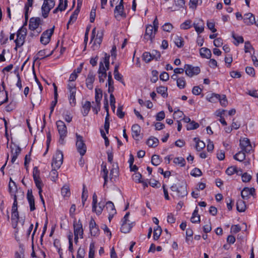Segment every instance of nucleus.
<instances>
[{"label":"nucleus","mask_w":258,"mask_h":258,"mask_svg":"<svg viewBox=\"0 0 258 258\" xmlns=\"http://www.w3.org/2000/svg\"><path fill=\"white\" fill-rule=\"evenodd\" d=\"M68 99L70 104L71 106H74L76 104V94L77 90H69Z\"/></svg>","instance_id":"obj_23"},{"label":"nucleus","mask_w":258,"mask_h":258,"mask_svg":"<svg viewBox=\"0 0 258 258\" xmlns=\"http://www.w3.org/2000/svg\"><path fill=\"white\" fill-rule=\"evenodd\" d=\"M76 148L81 156H84L87 151V147L84 143L83 137L76 134Z\"/></svg>","instance_id":"obj_3"},{"label":"nucleus","mask_w":258,"mask_h":258,"mask_svg":"<svg viewBox=\"0 0 258 258\" xmlns=\"http://www.w3.org/2000/svg\"><path fill=\"white\" fill-rule=\"evenodd\" d=\"M173 163L176 165H179L181 167H183L185 164V160L182 157H176L173 160Z\"/></svg>","instance_id":"obj_40"},{"label":"nucleus","mask_w":258,"mask_h":258,"mask_svg":"<svg viewBox=\"0 0 258 258\" xmlns=\"http://www.w3.org/2000/svg\"><path fill=\"white\" fill-rule=\"evenodd\" d=\"M92 211L96 213L97 215H100L104 208V202L100 201L98 203V208L97 209V196L96 193H94L92 197Z\"/></svg>","instance_id":"obj_5"},{"label":"nucleus","mask_w":258,"mask_h":258,"mask_svg":"<svg viewBox=\"0 0 258 258\" xmlns=\"http://www.w3.org/2000/svg\"><path fill=\"white\" fill-rule=\"evenodd\" d=\"M57 131L59 135V143L63 145L64 143V139L67 135V126L61 120H58L56 122Z\"/></svg>","instance_id":"obj_1"},{"label":"nucleus","mask_w":258,"mask_h":258,"mask_svg":"<svg viewBox=\"0 0 258 258\" xmlns=\"http://www.w3.org/2000/svg\"><path fill=\"white\" fill-rule=\"evenodd\" d=\"M88 198V190L85 186V185H83V192L82 195V204L84 206L85 204V202L86 201Z\"/></svg>","instance_id":"obj_49"},{"label":"nucleus","mask_w":258,"mask_h":258,"mask_svg":"<svg viewBox=\"0 0 258 258\" xmlns=\"http://www.w3.org/2000/svg\"><path fill=\"white\" fill-rule=\"evenodd\" d=\"M194 140L196 143V149L197 151H200L205 147V143L203 141H201L199 138H195Z\"/></svg>","instance_id":"obj_31"},{"label":"nucleus","mask_w":258,"mask_h":258,"mask_svg":"<svg viewBox=\"0 0 258 258\" xmlns=\"http://www.w3.org/2000/svg\"><path fill=\"white\" fill-rule=\"evenodd\" d=\"M40 19L39 18H32L29 22V29L31 30H34L37 29L40 24Z\"/></svg>","instance_id":"obj_22"},{"label":"nucleus","mask_w":258,"mask_h":258,"mask_svg":"<svg viewBox=\"0 0 258 258\" xmlns=\"http://www.w3.org/2000/svg\"><path fill=\"white\" fill-rule=\"evenodd\" d=\"M226 173L228 175H232L234 173L238 174V171L235 166H231L226 169Z\"/></svg>","instance_id":"obj_47"},{"label":"nucleus","mask_w":258,"mask_h":258,"mask_svg":"<svg viewBox=\"0 0 258 258\" xmlns=\"http://www.w3.org/2000/svg\"><path fill=\"white\" fill-rule=\"evenodd\" d=\"M27 35V29L25 28L22 27L17 33V38L15 40L16 43V47L15 49L17 50L18 47L22 46L25 40V38Z\"/></svg>","instance_id":"obj_2"},{"label":"nucleus","mask_w":258,"mask_h":258,"mask_svg":"<svg viewBox=\"0 0 258 258\" xmlns=\"http://www.w3.org/2000/svg\"><path fill=\"white\" fill-rule=\"evenodd\" d=\"M147 144L151 147H156L158 146L159 140L154 137H151L147 141Z\"/></svg>","instance_id":"obj_28"},{"label":"nucleus","mask_w":258,"mask_h":258,"mask_svg":"<svg viewBox=\"0 0 258 258\" xmlns=\"http://www.w3.org/2000/svg\"><path fill=\"white\" fill-rule=\"evenodd\" d=\"M173 41L176 46L179 48L182 47L184 45L183 39L181 36L176 35Z\"/></svg>","instance_id":"obj_34"},{"label":"nucleus","mask_w":258,"mask_h":258,"mask_svg":"<svg viewBox=\"0 0 258 258\" xmlns=\"http://www.w3.org/2000/svg\"><path fill=\"white\" fill-rule=\"evenodd\" d=\"M162 233L161 228L159 226H157L154 229L153 238L154 239L157 240L159 239Z\"/></svg>","instance_id":"obj_38"},{"label":"nucleus","mask_w":258,"mask_h":258,"mask_svg":"<svg viewBox=\"0 0 258 258\" xmlns=\"http://www.w3.org/2000/svg\"><path fill=\"white\" fill-rule=\"evenodd\" d=\"M63 0H59V3L57 7H59V11L62 12L64 11L67 7V0H64V4Z\"/></svg>","instance_id":"obj_57"},{"label":"nucleus","mask_w":258,"mask_h":258,"mask_svg":"<svg viewBox=\"0 0 258 258\" xmlns=\"http://www.w3.org/2000/svg\"><path fill=\"white\" fill-rule=\"evenodd\" d=\"M74 235H79L80 238H83L84 231L83 226L80 220L77 222L76 221L74 222Z\"/></svg>","instance_id":"obj_10"},{"label":"nucleus","mask_w":258,"mask_h":258,"mask_svg":"<svg viewBox=\"0 0 258 258\" xmlns=\"http://www.w3.org/2000/svg\"><path fill=\"white\" fill-rule=\"evenodd\" d=\"M141 132V127L137 124H134L132 127V136L136 140H139Z\"/></svg>","instance_id":"obj_18"},{"label":"nucleus","mask_w":258,"mask_h":258,"mask_svg":"<svg viewBox=\"0 0 258 258\" xmlns=\"http://www.w3.org/2000/svg\"><path fill=\"white\" fill-rule=\"evenodd\" d=\"M54 0H44L41 8L42 16L46 18L48 17L50 11L54 7Z\"/></svg>","instance_id":"obj_4"},{"label":"nucleus","mask_w":258,"mask_h":258,"mask_svg":"<svg viewBox=\"0 0 258 258\" xmlns=\"http://www.w3.org/2000/svg\"><path fill=\"white\" fill-rule=\"evenodd\" d=\"M118 175V168L117 166H116V167H113L112 169L110 170V178L111 180L113 177H117Z\"/></svg>","instance_id":"obj_53"},{"label":"nucleus","mask_w":258,"mask_h":258,"mask_svg":"<svg viewBox=\"0 0 258 258\" xmlns=\"http://www.w3.org/2000/svg\"><path fill=\"white\" fill-rule=\"evenodd\" d=\"M45 51H46L45 49L40 50L38 52L37 55L41 57V58L37 57L35 58V60H37L38 59H43V58H44L45 57H48V56H50L51 55H52L53 52V50H52L49 54L46 55Z\"/></svg>","instance_id":"obj_42"},{"label":"nucleus","mask_w":258,"mask_h":258,"mask_svg":"<svg viewBox=\"0 0 258 258\" xmlns=\"http://www.w3.org/2000/svg\"><path fill=\"white\" fill-rule=\"evenodd\" d=\"M243 21L247 25H251L255 22L254 16L250 13L245 14L244 16Z\"/></svg>","instance_id":"obj_20"},{"label":"nucleus","mask_w":258,"mask_h":258,"mask_svg":"<svg viewBox=\"0 0 258 258\" xmlns=\"http://www.w3.org/2000/svg\"><path fill=\"white\" fill-rule=\"evenodd\" d=\"M199 126V124L196 122L195 121H190L186 125V129L187 130H192L197 129Z\"/></svg>","instance_id":"obj_48"},{"label":"nucleus","mask_w":258,"mask_h":258,"mask_svg":"<svg viewBox=\"0 0 258 258\" xmlns=\"http://www.w3.org/2000/svg\"><path fill=\"white\" fill-rule=\"evenodd\" d=\"M187 194V191L186 190V186L185 185L179 186L176 192V195L178 198H183L186 196Z\"/></svg>","instance_id":"obj_24"},{"label":"nucleus","mask_w":258,"mask_h":258,"mask_svg":"<svg viewBox=\"0 0 258 258\" xmlns=\"http://www.w3.org/2000/svg\"><path fill=\"white\" fill-rule=\"evenodd\" d=\"M240 146L241 150L246 153H248L252 150L249 140L246 138L240 140Z\"/></svg>","instance_id":"obj_9"},{"label":"nucleus","mask_w":258,"mask_h":258,"mask_svg":"<svg viewBox=\"0 0 258 258\" xmlns=\"http://www.w3.org/2000/svg\"><path fill=\"white\" fill-rule=\"evenodd\" d=\"M142 174L139 172H136L133 175V179L136 182H141Z\"/></svg>","instance_id":"obj_61"},{"label":"nucleus","mask_w":258,"mask_h":258,"mask_svg":"<svg viewBox=\"0 0 258 258\" xmlns=\"http://www.w3.org/2000/svg\"><path fill=\"white\" fill-rule=\"evenodd\" d=\"M119 65L116 64L114 70V77L115 80L123 83L122 76L118 72Z\"/></svg>","instance_id":"obj_36"},{"label":"nucleus","mask_w":258,"mask_h":258,"mask_svg":"<svg viewBox=\"0 0 258 258\" xmlns=\"http://www.w3.org/2000/svg\"><path fill=\"white\" fill-rule=\"evenodd\" d=\"M63 154L60 151H57L52 158L51 166L52 168H59L63 162Z\"/></svg>","instance_id":"obj_6"},{"label":"nucleus","mask_w":258,"mask_h":258,"mask_svg":"<svg viewBox=\"0 0 258 258\" xmlns=\"http://www.w3.org/2000/svg\"><path fill=\"white\" fill-rule=\"evenodd\" d=\"M106 69L104 68L103 63L102 61L100 62L99 68L98 70L99 73V80L100 83H103L107 77V73L105 72Z\"/></svg>","instance_id":"obj_16"},{"label":"nucleus","mask_w":258,"mask_h":258,"mask_svg":"<svg viewBox=\"0 0 258 258\" xmlns=\"http://www.w3.org/2000/svg\"><path fill=\"white\" fill-rule=\"evenodd\" d=\"M33 179L36 187L39 189V191H40V189H42V187L43 185L41 179L40 178V177H39Z\"/></svg>","instance_id":"obj_63"},{"label":"nucleus","mask_w":258,"mask_h":258,"mask_svg":"<svg viewBox=\"0 0 258 258\" xmlns=\"http://www.w3.org/2000/svg\"><path fill=\"white\" fill-rule=\"evenodd\" d=\"M27 199L29 204L30 211H34L35 210V199L31 189H28L27 191Z\"/></svg>","instance_id":"obj_15"},{"label":"nucleus","mask_w":258,"mask_h":258,"mask_svg":"<svg viewBox=\"0 0 258 258\" xmlns=\"http://www.w3.org/2000/svg\"><path fill=\"white\" fill-rule=\"evenodd\" d=\"M11 219L13 222H18L19 220V213L18 212V210L12 211Z\"/></svg>","instance_id":"obj_54"},{"label":"nucleus","mask_w":258,"mask_h":258,"mask_svg":"<svg viewBox=\"0 0 258 258\" xmlns=\"http://www.w3.org/2000/svg\"><path fill=\"white\" fill-rule=\"evenodd\" d=\"M190 174L195 177L200 176L202 175V172L200 169L198 168H195L192 170Z\"/></svg>","instance_id":"obj_60"},{"label":"nucleus","mask_w":258,"mask_h":258,"mask_svg":"<svg viewBox=\"0 0 258 258\" xmlns=\"http://www.w3.org/2000/svg\"><path fill=\"white\" fill-rule=\"evenodd\" d=\"M154 32V28L152 25H149L146 27L145 34L144 35V38L146 40H150L151 41L155 37V34Z\"/></svg>","instance_id":"obj_11"},{"label":"nucleus","mask_w":258,"mask_h":258,"mask_svg":"<svg viewBox=\"0 0 258 258\" xmlns=\"http://www.w3.org/2000/svg\"><path fill=\"white\" fill-rule=\"evenodd\" d=\"M207 99L211 102H217L220 99V95L218 94L213 93L210 97L207 98Z\"/></svg>","instance_id":"obj_46"},{"label":"nucleus","mask_w":258,"mask_h":258,"mask_svg":"<svg viewBox=\"0 0 258 258\" xmlns=\"http://www.w3.org/2000/svg\"><path fill=\"white\" fill-rule=\"evenodd\" d=\"M246 205L245 202L241 200H238L236 203V208L238 212H244L246 210Z\"/></svg>","instance_id":"obj_30"},{"label":"nucleus","mask_w":258,"mask_h":258,"mask_svg":"<svg viewBox=\"0 0 258 258\" xmlns=\"http://www.w3.org/2000/svg\"><path fill=\"white\" fill-rule=\"evenodd\" d=\"M133 223H122L120 228L121 232L124 233H128L133 227Z\"/></svg>","instance_id":"obj_26"},{"label":"nucleus","mask_w":258,"mask_h":258,"mask_svg":"<svg viewBox=\"0 0 258 258\" xmlns=\"http://www.w3.org/2000/svg\"><path fill=\"white\" fill-rule=\"evenodd\" d=\"M59 168H52L51 171L50 172V176L51 179L53 181H55L58 177V172L57 170Z\"/></svg>","instance_id":"obj_43"},{"label":"nucleus","mask_w":258,"mask_h":258,"mask_svg":"<svg viewBox=\"0 0 258 258\" xmlns=\"http://www.w3.org/2000/svg\"><path fill=\"white\" fill-rule=\"evenodd\" d=\"M156 91L158 93L161 94L163 98H166L168 96L167 88L164 86H159L156 88Z\"/></svg>","instance_id":"obj_33"},{"label":"nucleus","mask_w":258,"mask_h":258,"mask_svg":"<svg viewBox=\"0 0 258 258\" xmlns=\"http://www.w3.org/2000/svg\"><path fill=\"white\" fill-rule=\"evenodd\" d=\"M177 86L180 89H183L185 86V81L183 77L179 78L176 82Z\"/></svg>","instance_id":"obj_51"},{"label":"nucleus","mask_w":258,"mask_h":258,"mask_svg":"<svg viewBox=\"0 0 258 258\" xmlns=\"http://www.w3.org/2000/svg\"><path fill=\"white\" fill-rule=\"evenodd\" d=\"M218 101L220 102V104L223 106H226L228 103L225 95H222L221 96L220 95V99Z\"/></svg>","instance_id":"obj_62"},{"label":"nucleus","mask_w":258,"mask_h":258,"mask_svg":"<svg viewBox=\"0 0 258 258\" xmlns=\"http://www.w3.org/2000/svg\"><path fill=\"white\" fill-rule=\"evenodd\" d=\"M30 99L31 103L34 105V104H40L41 100V92L37 93H33L30 95Z\"/></svg>","instance_id":"obj_21"},{"label":"nucleus","mask_w":258,"mask_h":258,"mask_svg":"<svg viewBox=\"0 0 258 258\" xmlns=\"http://www.w3.org/2000/svg\"><path fill=\"white\" fill-rule=\"evenodd\" d=\"M201 56L203 58H210L212 53L210 49L206 47H202L200 49Z\"/></svg>","instance_id":"obj_25"},{"label":"nucleus","mask_w":258,"mask_h":258,"mask_svg":"<svg viewBox=\"0 0 258 258\" xmlns=\"http://www.w3.org/2000/svg\"><path fill=\"white\" fill-rule=\"evenodd\" d=\"M109 58L110 55L107 54V53H105L104 57L103 58V61H101L103 63V66L104 69L105 68V72H106V71L109 70Z\"/></svg>","instance_id":"obj_39"},{"label":"nucleus","mask_w":258,"mask_h":258,"mask_svg":"<svg viewBox=\"0 0 258 258\" xmlns=\"http://www.w3.org/2000/svg\"><path fill=\"white\" fill-rule=\"evenodd\" d=\"M151 54L153 57V59H155L156 60H158L161 57L160 52L156 50H153L151 53Z\"/></svg>","instance_id":"obj_58"},{"label":"nucleus","mask_w":258,"mask_h":258,"mask_svg":"<svg viewBox=\"0 0 258 258\" xmlns=\"http://www.w3.org/2000/svg\"><path fill=\"white\" fill-rule=\"evenodd\" d=\"M61 194L63 197H69L71 195L69 187L68 186H64L61 188Z\"/></svg>","instance_id":"obj_56"},{"label":"nucleus","mask_w":258,"mask_h":258,"mask_svg":"<svg viewBox=\"0 0 258 258\" xmlns=\"http://www.w3.org/2000/svg\"><path fill=\"white\" fill-rule=\"evenodd\" d=\"M245 153L242 150L239 151L234 156V159L240 162L243 161L245 158Z\"/></svg>","instance_id":"obj_37"},{"label":"nucleus","mask_w":258,"mask_h":258,"mask_svg":"<svg viewBox=\"0 0 258 258\" xmlns=\"http://www.w3.org/2000/svg\"><path fill=\"white\" fill-rule=\"evenodd\" d=\"M173 28V25L170 23H166L162 26L163 30L168 32H170Z\"/></svg>","instance_id":"obj_55"},{"label":"nucleus","mask_w":258,"mask_h":258,"mask_svg":"<svg viewBox=\"0 0 258 258\" xmlns=\"http://www.w3.org/2000/svg\"><path fill=\"white\" fill-rule=\"evenodd\" d=\"M95 81V75L93 74V73L92 72H89L87 78L86 80V84L87 87L90 89L92 90L93 88V84Z\"/></svg>","instance_id":"obj_17"},{"label":"nucleus","mask_w":258,"mask_h":258,"mask_svg":"<svg viewBox=\"0 0 258 258\" xmlns=\"http://www.w3.org/2000/svg\"><path fill=\"white\" fill-rule=\"evenodd\" d=\"M91 107V103L88 101H85L83 104L82 112L84 116H86L88 114Z\"/></svg>","instance_id":"obj_27"},{"label":"nucleus","mask_w":258,"mask_h":258,"mask_svg":"<svg viewBox=\"0 0 258 258\" xmlns=\"http://www.w3.org/2000/svg\"><path fill=\"white\" fill-rule=\"evenodd\" d=\"M102 97V91L101 89H95V101L96 104L99 106L100 104V101Z\"/></svg>","instance_id":"obj_29"},{"label":"nucleus","mask_w":258,"mask_h":258,"mask_svg":"<svg viewBox=\"0 0 258 258\" xmlns=\"http://www.w3.org/2000/svg\"><path fill=\"white\" fill-rule=\"evenodd\" d=\"M161 160L160 156L157 155H154L152 157L151 163L153 165L157 166L160 164Z\"/></svg>","instance_id":"obj_41"},{"label":"nucleus","mask_w":258,"mask_h":258,"mask_svg":"<svg viewBox=\"0 0 258 258\" xmlns=\"http://www.w3.org/2000/svg\"><path fill=\"white\" fill-rule=\"evenodd\" d=\"M54 29V26H53L52 28L46 30L43 32L40 37V42L42 44L46 45L49 42L51 37L53 33Z\"/></svg>","instance_id":"obj_7"},{"label":"nucleus","mask_w":258,"mask_h":258,"mask_svg":"<svg viewBox=\"0 0 258 258\" xmlns=\"http://www.w3.org/2000/svg\"><path fill=\"white\" fill-rule=\"evenodd\" d=\"M185 73L187 76L191 77L194 75H197L200 73V69L198 67H193L190 64L184 66Z\"/></svg>","instance_id":"obj_8"},{"label":"nucleus","mask_w":258,"mask_h":258,"mask_svg":"<svg viewBox=\"0 0 258 258\" xmlns=\"http://www.w3.org/2000/svg\"><path fill=\"white\" fill-rule=\"evenodd\" d=\"M232 38L236 41V42H234V44L237 46L240 43H243L244 40L241 36H236L235 34L233 33L232 35Z\"/></svg>","instance_id":"obj_50"},{"label":"nucleus","mask_w":258,"mask_h":258,"mask_svg":"<svg viewBox=\"0 0 258 258\" xmlns=\"http://www.w3.org/2000/svg\"><path fill=\"white\" fill-rule=\"evenodd\" d=\"M191 21L190 20H187L181 24L180 28L183 30H187L191 28Z\"/></svg>","instance_id":"obj_45"},{"label":"nucleus","mask_w":258,"mask_h":258,"mask_svg":"<svg viewBox=\"0 0 258 258\" xmlns=\"http://www.w3.org/2000/svg\"><path fill=\"white\" fill-rule=\"evenodd\" d=\"M241 178L243 182H247L251 180V176L247 173L245 172L241 175Z\"/></svg>","instance_id":"obj_59"},{"label":"nucleus","mask_w":258,"mask_h":258,"mask_svg":"<svg viewBox=\"0 0 258 258\" xmlns=\"http://www.w3.org/2000/svg\"><path fill=\"white\" fill-rule=\"evenodd\" d=\"M174 2L175 6L178 8V9H180L184 8V0H174Z\"/></svg>","instance_id":"obj_52"},{"label":"nucleus","mask_w":258,"mask_h":258,"mask_svg":"<svg viewBox=\"0 0 258 258\" xmlns=\"http://www.w3.org/2000/svg\"><path fill=\"white\" fill-rule=\"evenodd\" d=\"M193 26L198 34L202 33L204 30V23L202 19H199L197 22H194Z\"/></svg>","instance_id":"obj_19"},{"label":"nucleus","mask_w":258,"mask_h":258,"mask_svg":"<svg viewBox=\"0 0 258 258\" xmlns=\"http://www.w3.org/2000/svg\"><path fill=\"white\" fill-rule=\"evenodd\" d=\"M114 15L115 18H118L119 17H126V15L124 12V7L122 4V0L120 1L119 4L115 7Z\"/></svg>","instance_id":"obj_14"},{"label":"nucleus","mask_w":258,"mask_h":258,"mask_svg":"<svg viewBox=\"0 0 258 258\" xmlns=\"http://www.w3.org/2000/svg\"><path fill=\"white\" fill-rule=\"evenodd\" d=\"M101 173L103 174L102 176L104 180V186H105V185L107 182L108 171L106 168V165L105 164H102L101 165Z\"/></svg>","instance_id":"obj_35"},{"label":"nucleus","mask_w":258,"mask_h":258,"mask_svg":"<svg viewBox=\"0 0 258 258\" xmlns=\"http://www.w3.org/2000/svg\"><path fill=\"white\" fill-rule=\"evenodd\" d=\"M106 209L107 210L108 214H116V210L114 205L111 201H108L106 203Z\"/></svg>","instance_id":"obj_32"},{"label":"nucleus","mask_w":258,"mask_h":258,"mask_svg":"<svg viewBox=\"0 0 258 258\" xmlns=\"http://www.w3.org/2000/svg\"><path fill=\"white\" fill-rule=\"evenodd\" d=\"M10 148L11 149V154L12 156L11 162L14 163L17 159L18 156L20 154L21 149L19 146L15 144L11 146Z\"/></svg>","instance_id":"obj_12"},{"label":"nucleus","mask_w":258,"mask_h":258,"mask_svg":"<svg viewBox=\"0 0 258 258\" xmlns=\"http://www.w3.org/2000/svg\"><path fill=\"white\" fill-rule=\"evenodd\" d=\"M208 28L213 33L216 32L217 30L215 28V23L208 21L207 22Z\"/></svg>","instance_id":"obj_64"},{"label":"nucleus","mask_w":258,"mask_h":258,"mask_svg":"<svg viewBox=\"0 0 258 258\" xmlns=\"http://www.w3.org/2000/svg\"><path fill=\"white\" fill-rule=\"evenodd\" d=\"M143 59L147 63L150 62L153 60V57L151 54V52H145L142 55Z\"/></svg>","instance_id":"obj_44"},{"label":"nucleus","mask_w":258,"mask_h":258,"mask_svg":"<svg viewBox=\"0 0 258 258\" xmlns=\"http://www.w3.org/2000/svg\"><path fill=\"white\" fill-rule=\"evenodd\" d=\"M250 195H255V189L253 187H244L241 192V197L244 200L248 199Z\"/></svg>","instance_id":"obj_13"}]
</instances>
